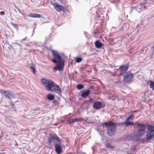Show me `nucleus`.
Listing matches in <instances>:
<instances>
[{
    "instance_id": "nucleus-1",
    "label": "nucleus",
    "mask_w": 154,
    "mask_h": 154,
    "mask_svg": "<svg viewBox=\"0 0 154 154\" xmlns=\"http://www.w3.org/2000/svg\"><path fill=\"white\" fill-rule=\"evenodd\" d=\"M41 82L47 91L58 93L61 92L60 86L52 81L48 79H42L41 80Z\"/></svg>"
},
{
    "instance_id": "nucleus-2",
    "label": "nucleus",
    "mask_w": 154,
    "mask_h": 154,
    "mask_svg": "<svg viewBox=\"0 0 154 154\" xmlns=\"http://www.w3.org/2000/svg\"><path fill=\"white\" fill-rule=\"evenodd\" d=\"M147 130L146 134V138L141 140L143 143H148L149 141L154 139V125H147Z\"/></svg>"
},
{
    "instance_id": "nucleus-3",
    "label": "nucleus",
    "mask_w": 154,
    "mask_h": 154,
    "mask_svg": "<svg viewBox=\"0 0 154 154\" xmlns=\"http://www.w3.org/2000/svg\"><path fill=\"white\" fill-rule=\"evenodd\" d=\"M116 125L117 123L112 122L111 121L109 122H105L103 124V126L107 127L108 134L111 136L113 135L116 132Z\"/></svg>"
},
{
    "instance_id": "nucleus-4",
    "label": "nucleus",
    "mask_w": 154,
    "mask_h": 154,
    "mask_svg": "<svg viewBox=\"0 0 154 154\" xmlns=\"http://www.w3.org/2000/svg\"><path fill=\"white\" fill-rule=\"evenodd\" d=\"M52 61L56 64V66L54 67L55 71H61L63 70L65 64L62 58H54Z\"/></svg>"
},
{
    "instance_id": "nucleus-5",
    "label": "nucleus",
    "mask_w": 154,
    "mask_h": 154,
    "mask_svg": "<svg viewBox=\"0 0 154 154\" xmlns=\"http://www.w3.org/2000/svg\"><path fill=\"white\" fill-rule=\"evenodd\" d=\"M138 126L139 129L137 131V135L138 137H142L145 132V125L142 124H138Z\"/></svg>"
},
{
    "instance_id": "nucleus-6",
    "label": "nucleus",
    "mask_w": 154,
    "mask_h": 154,
    "mask_svg": "<svg viewBox=\"0 0 154 154\" xmlns=\"http://www.w3.org/2000/svg\"><path fill=\"white\" fill-rule=\"evenodd\" d=\"M134 75L130 72L126 73L124 77V81L126 82H130L133 77Z\"/></svg>"
},
{
    "instance_id": "nucleus-7",
    "label": "nucleus",
    "mask_w": 154,
    "mask_h": 154,
    "mask_svg": "<svg viewBox=\"0 0 154 154\" xmlns=\"http://www.w3.org/2000/svg\"><path fill=\"white\" fill-rule=\"evenodd\" d=\"M51 52L54 58H67L65 54L63 52L59 53L57 51L51 50Z\"/></svg>"
},
{
    "instance_id": "nucleus-8",
    "label": "nucleus",
    "mask_w": 154,
    "mask_h": 154,
    "mask_svg": "<svg viewBox=\"0 0 154 154\" xmlns=\"http://www.w3.org/2000/svg\"><path fill=\"white\" fill-rule=\"evenodd\" d=\"M129 67L128 63L126 64L125 65H121L119 68L118 70L117 71H120L121 73L119 74V75H121L123 73L126 71Z\"/></svg>"
},
{
    "instance_id": "nucleus-9",
    "label": "nucleus",
    "mask_w": 154,
    "mask_h": 154,
    "mask_svg": "<svg viewBox=\"0 0 154 154\" xmlns=\"http://www.w3.org/2000/svg\"><path fill=\"white\" fill-rule=\"evenodd\" d=\"M53 5L55 10L57 11L60 12L61 11H63L64 10V7L58 4L54 3L53 4Z\"/></svg>"
},
{
    "instance_id": "nucleus-10",
    "label": "nucleus",
    "mask_w": 154,
    "mask_h": 154,
    "mask_svg": "<svg viewBox=\"0 0 154 154\" xmlns=\"http://www.w3.org/2000/svg\"><path fill=\"white\" fill-rule=\"evenodd\" d=\"M102 106V103L100 102L97 101L94 103L93 107L96 109H99L101 108Z\"/></svg>"
},
{
    "instance_id": "nucleus-11",
    "label": "nucleus",
    "mask_w": 154,
    "mask_h": 154,
    "mask_svg": "<svg viewBox=\"0 0 154 154\" xmlns=\"http://www.w3.org/2000/svg\"><path fill=\"white\" fill-rule=\"evenodd\" d=\"M140 8H139V6H137L136 8L134 7V8L136 9V10L138 13H140L142 9H144L146 8V6H143V5H142V4H140Z\"/></svg>"
},
{
    "instance_id": "nucleus-12",
    "label": "nucleus",
    "mask_w": 154,
    "mask_h": 154,
    "mask_svg": "<svg viewBox=\"0 0 154 154\" xmlns=\"http://www.w3.org/2000/svg\"><path fill=\"white\" fill-rule=\"evenodd\" d=\"M94 44L96 47L98 48L102 47L103 45L101 42L98 40L96 41L94 43Z\"/></svg>"
},
{
    "instance_id": "nucleus-13",
    "label": "nucleus",
    "mask_w": 154,
    "mask_h": 154,
    "mask_svg": "<svg viewBox=\"0 0 154 154\" xmlns=\"http://www.w3.org/2000/svg\"><path fill=\"white\" fill-rule=\"evenodd\" d=\"M28 16L34 18H39L41 17V15L38 14H31L28 15Z\"/></svg>"
},
{
    "instance_id": "nucleus-14",
    "label": "nucleus",
    "mask_w": 154,
    "mask_h": 154,
    "mask_svg": "<svg viewBox=\"0 0 154 154\" xmlns=\"http://www.w3.org/2000/svg\"><path fill=\"white\" fill-rule=\"evenodd\" d=\"M55 150L56 152L58 154H60L61 151V148L58 145H55Z\"/></svg>"
},
{
    "instance_id": "nucleus-15",
    "label": "nucleus",
    "mask_w": 154,
    "mask_h": 154,
    "mask_svg": "<svg viewBox=\"0 0 154 154\" xmlns=\"http://www.w3.org/2000/svg\"><path fill=\"white\" fill-rule=\"evenodd\" d=\"M0 92L1 94H3L5 97L7 98L9 94L10 91H4L2 90H1Z\"/></svg>"
},
{
    "instance_id": "nucleus-16",
    "label": "nucleus",
    "mask_w": 154,
    "mask_h": 154,
    "mask_svg": "<svg viewBox=\"0 0 154 154\" xmlns=\"http://www.w3.org/2000/svg\"><path fill=\"white\" fill-rule=\"evenodd\" d=\"M89 94V91L88 90H86L83 92L82 94V96L83 97H85L88 96Z\"/></svg>"
},
{
    "instance_id": "nucleus-17",
    "label": "nucleus",
    "mask_w": 154,
    "mask_h": 154,
    "mask_svg": "<svg viewBox=\"0 0 154 154\" xmlns=\"http://www.w3.org/2000/svg\"><path fill=\"white\" fill-rule=\"evenodd\" d=\"M125 124L126 126H128L131 125H134V123L133 122H129L128 121H126V122H123L122 123H121V124Z\"/></svg>"
},
{
    "instance_id": "nucleus-18",
    "label": "nucleus",
    "mask_w": 154,
    "mask_h": 154,
    "mask_svg": "<svg viewBox=\"0 0 154 154\" xmlns=\"http://www.w3.org/2000/svg\"><path fill=\"white\" fill-rule=\"evenodd\" d=\"M54 138L53 137H50L48 138V142L51 145L52 142L54 141Z\"/></svg>"
},
{
    "instance_id": "nucleus-19",
    "label": "nucleus",
    "mask_w": 154,
    "mask_h": 154,
    "mask_svg": "<svg viewBox=\"0 0 154 154\" xmlns=\"http://www.w3.org/2000/svg\"><path fill=\"white\" fill-rule=\"evenodd\" d=\"M47 98L49 100H52L54 98V96L53 95L49 94L47 96Z\"/></svg>"
},
{
    "instance_id": "nucleus-20",
    "label": "nucleus",
    "mask_w": 154,
    "mask_h": 154,
    "mask_svg": "<svg viewBox=\"0 0 154 154\" xmlns=\"http://www.w3.org/2000/svg\"><path fill=\"white\" fill-rule=\"evenodd\" d=\"M31 69L32 70V72L34 74H35L36 73L35 71V66H30V67Z\"/></svg>"
},
{
    "instance_id": "nucleus-21",
    "label": "nucleus",
    "mask_w": 154,
    "mask_h": 154,
    "mask_svg": "<svg viewBox=\"0 0 154 154\" xmlns=\"http://www.w3.org/2000/svg\"><path fill=\"white\" fill-rule=\"evenodd\" d=\"M14 97V95L13 93L11 92L10 91L9 94L7 98H8L9 99L13 98Z\"/></svg>"
},
{
    "instance_id": "nucleus-22",
    "label": "nucleus",
    "mask_w": 154,
    "mask_h": 154,
    "mask_svg": "<svg viewBox=\"0 0 154 154\" xmlns=\"http://www.w3.org/2000/svg\"><path fill=\"white\" fill-rule=\"evenodd\" d=\"M150 88L153 90H154V82L153 81H150Z\"/></svg>"
},
{
    "instance_id": "nucleus-23",
    "label": "nucleus",
    "mask_w": 154,
    "mask_h": 154,
    "mask_svg": "<svg viewBox=\"0 0 154 154\" xmlns=\"http://www.w3.org/2000/svg\"><path fill=\"white\" fill-rule=\"evenodd\" d=\"M80 119L76 118L75 119H72L71 120L70 122V123H74L75 122H77L79 121H80Z\"/></svg>"
},
{
    "instance_id": "nucleus-24",
    "label": "nucleus",
    "mask_w": 154,
    "mask_h": 154,
    "mask_svg": "<svg viewBox=\"0 0 154 154\" xmlns=\"http://www.w3.org/2000/svg\"><path fill=\"white\" fill-rule=\"evenodd\" d=\"M136 149V146H131L130 148V150L131 152H134Z\"/></svg>"
},
{
    "instance_id": "nucleus-25",
    "label": "nucleus",
    "mask_w": 154,
    "mask_h": 154,
    "mask_svg": "<svg viewBox=\"0 0 154 154\" xmlns=\"http://www.w3.org/2000/svg\"><path fill=\"white\" fill-rule=\"evenodd\" d=\"M77 88L79 90H80L84 88V86L82 85L79 84L77 85Z\"/></svg>"
},
{
    "instance_id": "nucleus-26",
    "label": "nucleus",
    "mask_w": 154,
    "mask_h": 154,
    "mask_svg": "<svg viewBox=\"0 0 154 154\" xmlns=\"http://www.w3.org/2000/svg\"><path fill=\"white\" fill-rule=\"evenodd\" d=\"M106 146L108 148H113V147L109 143H107L106 144Z\"/></svg>"
},
{
    "instance_id": "nucleus-27",
    "label": "nucleus",
    "mask_w": 154,
    "mask_h": 154,
    "mask_svg": "<svg viewBox=\"0 0 154 154\" xmlns=\"http://www.w3.org/2000/svg\"><path fill=\"white\" fill-rule=\"evenodd\" d=\"M134 117V116L133 115H131L128 117L126 119V121H129L131 119V118H133Z\"/></svg>"
},
{
    "instance_id": "nucleus-28",
    "label": "nucleus",
    "mask_w": 154,
    "mask_h": 154,
    "mask_svg": "<svg viewBox=\"0 0 154 154\" xmlns=\"http://www.w3.org/2000/svg\"><path fill=\"white\" fill-rule=\"evenodd\" d=\"M11 24L13 26V27L17 29H18V27L17 26V25L16 24H14L13 23H11Z\"/></svg>"
},
{
    "instance_id": "nucleus-29",
    "label": "nucleus",
    "mask_w": 154,
    "mask_h": 154,
    "mask_svg": "<svg viewBox=\"0 0 154 154\" xmlns=\"http://www.w3.org/2000/svg\"><path fill=\"white\" fill-rule=\"evenodd\" d=\"M82 60V58H76L75 62L76 63H79Z\"/></svg>"
},
{
    "instance_id": "nucleus-30",
    "label": "nucleus",
    "mask_w": 154,
    "mask_h": 154,
    "mask_svg": "<svg viewBox=\"0 0 154 154\" xmlns=\"http://www.w3.org/2000/svg\"><path fill=\"white\" fill-rule=\"evenodd\" d=\"M151 54H153L154 51V46H152L151 48Z\"/></svg>"
},
{
    "instance_id": "nucleus-31",
    "label": "nucleus",
    "mask_w": 154,
    "mask_h": 154,
    "mask_svg": "<svg viewBox=\"0 0 154 154\" xmlns=\"http://www.w3.org/2000/svg\"><path fill=\"white\" fill-rule=\"evenodd\" d=\"M112 100H114L116 98V96L115 95H113L112 97L110 98Z\"/></svg>"
},
{
    "instance_id": "nucleus-32",
    "label": "nucleus",
    "mask_w": 154,
    "mask_h": 154,
    "mask_svg": "<svg viewBox=\"0 0 154 154\" xmlns=\"http://www.w3.org/2000/svg\"><path fill=\"white\" fill-rule=\"evenodd\" d=\"M14 44H15L16 45H17L19 46V47L20 48H21V45H20L19 44L17 43H13Z\"/></svg>"
},
{
    "instance_id": "nucleus-33",
    "label": "nucleus",
    "mask_w": 154,
    "mask_h": 154,
    "mask_svg": "<svg viewBox=\"0 0 154 154\" xmlns=\"http://www.w3.org/2000/svg\"><path fill=\"white\" fill-rule=\"evenodd\" d=\"M5 14V13L3 11H0V14L1 15H4Z\"/></svg>"
},
{
    "instance_id": "nucleus-34",
    "label": "nucleus",
    "mask_w": 154,
    "mask_h": 154,
    "mask_svg": "<svg viewBox=\"0 0 154 154\" xmlns=\"http://www.w3.org/2000/svg\"><path fill=\"white\" fill-rule=\"evenodd\" d=\"M27 38V37H26V38H25L21 40H20V42H23L26 39V38Z\"/></svg>"
},
{
    "instance_id": "nucleus-35",
    "label": "nucleus",
    "mask_w": 154,
    "mask_h": 154,
    "mask_svg": "<svg viewBox=\"0 0 154 154\" xmlns=\"http://www.w3.org/2000/svg\"><path fill=\"white\" fill-rule=\"evenodd\" d=\"M147 3H150L152 2V1L151 0H147Z\"/></svg>"
},
{
    "instance_id": "nucleus-36",
    "label": "nucleus",
    "mask_w": 154,
    "mask_h": 154,
    "mask_svg": "<svg viewBox=\"0 0 154 154\" xmlns=\"http://www.w3.org/2000/svg\"><path fill=\"white\" fill-rule=\"evenodd\" d=\"M16 8H17V9L18 10V11L20 13H22V12L20 10V9H19V8H17L16 7Z\"/></svg>"
},
{
    "instance_id": "nucleus-37",
    "label": "nucleus",
    "mask_w": 154,
    "mask_h": 154,
    "mask_svg": "<svg viewBox=\"0 0 154 154\" xmlns=\"http://www.w3.org/2000/svg\"><path fill=\"white\" fill-rule=\"evenodd\" d=\"M92 149L93 150L94 148V146H93L92 147Z\"/></svg>"
},
{
    "instance_id": "nucleus-38",
    "label": "nucleus",
    "mask_w": 154,
    "mask_h": 154,
    "mask_svg": "<svg viewBox=\"0 0 154 154\" xmlns=\"http://www.w3.org/2000/svg\"><path fill=\"white\" fill-rule=\"evenodd\" d=\"M128 154H133L132 153H130V152H128Z\"/></svg>"
},
{
    "instance_id": "nucleus-39",
    "label": "nucleus",
    "mask_w": 154,
    "mask_h": 154,
    "mask_svg": "<svg viewBox=\"0 0 154 154\" xmlns=\"http://www.w3.org/2000/svg\"><path fill=\"white\" fill-rule=\"evenodd\" d=\"M76 58H81V57H76Z\"/></svg>"
},
{
    "instance_id": "nucleus-40",
    "label": "nucleus",
    "mask_w": 154,
    "mask_h": 154,
    "mask_svg": "<svg viewBox=\"0 0 154 154\" xmlns=\"http://www.w3.org/2000/svg\"><path fill=\"white\" fill-rule=\"evenodd\" d=\"M146 49V47L145 48H144V49Z\"/></svg>"
},
{
    "instance_id": "nucleus-41",
    "label": "nucleus",
    "mask_w": 154,
    "mask_h": 154,
    "mask_svg": "<svg viewBox=\"0 0 154 154\" xmlns=\"http://www.w3.org/2000/svg\"><path fill=\"white\" fill-rule=\"evenodd\" d=\"M147 50L146 49V52Z\"/></svg>"
}]
</instances>
